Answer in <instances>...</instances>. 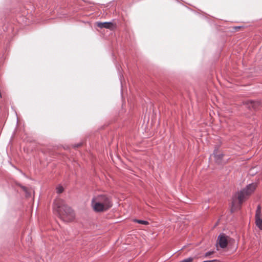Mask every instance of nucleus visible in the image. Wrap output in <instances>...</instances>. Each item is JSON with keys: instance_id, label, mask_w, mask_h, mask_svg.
<instances>
[{"instance_id": "nucleus-1", "label": "nucleus", "mask_w": 262, "mask_h": 262, "mask_svg": "<svg viewBox=\"0 0 262 262\" xmlns=\"http://www.w3.org/2000/svg\"><path fill=\"white\" fill-rule=\"evenodd\" d=\"M53 210L56 211L59 218L63 222H69L74 218V213L71 207L60 199H56L53 204Z\"/></svg>"}, {"instance_id": "nucleus-2", "label": "nucleus", "mask_w": 262, "mask_h": 262, "mask_svg": "<svg viewBox=\"0 0 262 262\" xmlns=\"http://www.w3.org/2000/svg\"><path fill=\"white\" fill-rule=\"evenodd\" d=\"M92 205L96 212L106 211L113 206L112 198L106 194H98L92 199Z\"/></svg>"}, {"instance_id": "nucleus-3", "label": "nucleus", "mask_w": 262, "mask_h": 262, "mask_svg": "<svg viewBox=\"0 0 262 262\" xmlns=\"http://www.w3.org/2000/svg\"><path fill=\"white\" fill-rule=\"evenodd\" d=\"M256 187V185L255 184L251 183L236 193L237 198L239 204H242L244 200L254 191Z\"/></svg>"}, {"instance_id": "nucleus-4", "label": "nucleus", "mask_w": 262, "mask_h": 262, "mask_svg": "<svg viewBox=\"0 0 262 262\" xmlns=\"http://www.w3.org/2000/svg\"><path fill=\"white\" fill-rule=\"evenodd\" d=\"M261 210L260 205L257 206L255 218L256 225L260 229L262 230V219H261Z\"/></svg>"}, {"instance_id": "nucleus-5", "label": "nucleus", "mask_w": 262, "mask_h": 262, "mask_svg": "<svg viewBox=\"0 0 262 262\" xmlns=\"http://www.w3.org/2000/svg\"><path fill=\"white\" fill-rule=\"evenodd\" d=\"M244 104L249 110H256L260 105V102L258 100H249L244 102Z\"/></svg>"}, {"instance_id": "nucleus-6", "label": "nucleus", "mask_w": 262, "mask_h": 262, "mask_svg": "<svg viewBox=\"0 0 262 262\" xmlns=\"http://www.w3.org/2000/svg\"><path fill=\"white\" fill-rule=\"evenodd\" d=\"M228 236L224 233H221L217 237V242L221 248H226L228 245Z\"/></svg>"}, {"instance_id": "nucleus-7", "label": "nucleus", "mask_w": 262, "mask_h": 262, "mask_svg": "<svg viewBox=\"0 0 262 262\" xmlns=\"http://www.w3.org/2000/svg\"><path fill=\"white\" fill-rule=\"evenodd\" d=\"M96 24L98 27L100 29L106 28L112 30L114 29L115 26L114 24L111 21H105V22H96Z\"/></svg>"}, {"instance_id": "nucleus-8", "label": "nucleus", "mask_w": 262, "mask_h": 262, "mask_svg": "<svg viewBox=\"0 0 262 262\" xmlns=\"http://www.w3.org/2000/svg\"><path fill=\"white\" fill-rule=\"evenodd\" d=\"M217 149H214L213 155L214 156L215 162L218 164H222V160L224 155L223 154H217Z\"/></svg>"}, {"instance_id": "nucleus-9", "label": "nucleus", "mask_w": 262, "mask_h": 262, "mask_svg": "<svg viewBox=\"0 0 262 262\" xmlns=\"http://www.w3.org/2000/svg\"><path fill=\"white\" fill-rule=\"evenodd\" d=\"M133 222L135 223H137L140 224H143L145 225H147L149 224V223L147 221L138 220V219H134Z\"/></svg>"}, {"instance_id": "nucleus-10", "label": "nucleus", "mask_w": 262, "mask_h": 262, "mask_svg": "<svg viewBox=\"0 0 262 262\" xmlns=\"http://www.w3.org/2000/svg\"><path fill=\"white\" fill-rule=\"evenodd\" d=\"M16 184L23 189V190L26 193L27 196L30 194L28 191V188L26 186H23L18 183H16Z\"/></svg>"}, {"instance_id": "nucleus-11", "label": "nucleus", "mask_w": 262, "mask_h": 262, "mask_svg": "<svg viewBox=\"0 0 262 262\" xmlns=\"http://www.w3.org/2000/svg\"><path fill=\"white\" fill-rule=\"evenodd\" d=\"M64 190L63 187L61 185H58L56 187V191L58 193H62Z\"/></svg>"}, {"instance_id": "nucleus-12", "label": "nucleus", "mask_w": 262, "mask_h": 262, "mask_svg": "<svg viewBox=\"0 0 262 262\" xmlns=\"http://www.w3.org/2000/svg\"><path fill=\"white\" fill-rule=\"evenodd\" d=\"M214 253V251H207V252H206L205 253V257H208V256L211 255L212 254H213Z\"/></svg>"}, {"instance_id": "nucleus-13", "label": "nucleus", "mask_w": 262, "mask_h": 262, "mask_svg": "<svg viewBox=\"0 0 262 262\" xmlns=\"http://www.w3.org/2000/svg\"><path fill=\"white\" fill-rule=\"evenodd\" d=\"M81 145H82V143H78V144H75V145H74V147L75 148H78V147H79L81 146Z\"/></svg>"}, {"instance_id": "nucleus-14", "label": "nucleus", "mask_w": 262, "mask_h": 262, "mask_svg": "<svg viewBox=\"0 0 262 262\" xmlns=\"http://www.w3.org/2000/svg\"><path fill=\"white\" fill-rule=\"evenodd\" d=\"M217 261V259H213V260H205L202 262H215V261Z\"/></svg>"}, {"instance_id": "nucleus-15", "label": "nucleus", "mask_w": 262, "mask_h": 262, "mask_svg": "<svg viewBox=\"0 0 262 262\" xmlns=\"http://www.w3.org/2000/svg\"><path fill=\"white\" fill-rule=\"evenodd\" d=\"M121 76H121V74H120V77L121 78Z\"/></svg>"}]
</instances>
